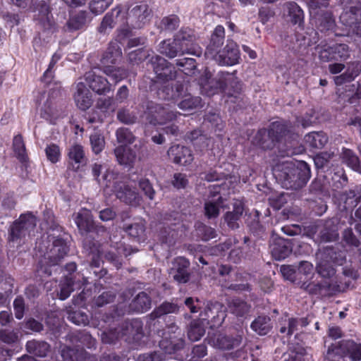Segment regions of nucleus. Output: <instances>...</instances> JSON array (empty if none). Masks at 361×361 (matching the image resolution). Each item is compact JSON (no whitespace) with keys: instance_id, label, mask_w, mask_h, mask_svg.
Listing matches in <instances>:
<instances>
[{"instance_id":"obj_32","label":"nucleus","mask_w":361,"mask_h":361,"mask_svg":"<svg viewBox=\"0 0 361 361\" xmlns=\"http://www.w3.org/2000/svg\"><path fill=\"white\" fill-rule=\"evenodd\" d=\"M75 101L77 106L83 111L89 109L92 104V94L83 82L77 83Z\"/></svg>"},{"instance_id":"obj_21","label":"nucleus","mask_w":361,"mask_h":361,"mask_svg":"<svg viewBox=\"0 0 361 361\" xmlns=\"http://www.w3.org/2000/svg\"><path fill=\"white\" fill-rule=\"evenodd\" d=\"M244 209V204L240 200H235L233 204V210L223 215L224 223L229 229L235 231L240 228Z\"/></svg>"},{"instance_id":"obj_47","label":"nucleus","mask_w":361,"mask_h":361,"mask_svg":"<svg viewBox=\"0 0 361 361\" xmlns=\"http://www.w3.org/2000/svg\"><path fill=\"white\" fill-rule=\"evenodd\" d=\"M230 312L236 317H245L249 314L252 308L251 305L240 298H233L228 303Z\"/></svg>"},{"instance_id":"obj_2","label":"nucleus","mask_w":361,"mask_h":361,"mask_svg":"<svg viewBox=\"0 0 361 361\" xmlns=\"http://www.w3.org/2000/svg\"><path fill=\"white\" fill-rule=\"evenodd\" d=\"M47 239L49 242L51 241L52 243L51 247H47L45 242L43 240L44 246L39 245V250L44 254L38 262L37 271L42 274L50 276L51 274V267L60 263L68 254L69 247L65 240L61 238L49 235Z\"/></svg>"},{"instance_id":"obj_20","label":"nucleus","mask_w":361,"mask_h":361,"mask_svg":"<svg viewBox=\"0 0 361 361\" xmlns=\"http://www.w3.org/2000/svg\"><path fill=\"white\" fill-rule=\"evenodd\" d=\"M212 59H214L220 65L233 66L237 63L239 59V51L236 44L233 42H228L224 48Z\"/></svg>"},{"instance_id":"obj_9","label":"nucleus","mask_w":361,"mask_h":361,"mask_svg":"<svg viewBox=\"0 0 361 361\" xmlns=\"http://www.w3.org/2000/svg\"><path fill=\"white\" fill-rule=\"evenodd\" d=\"M152 16V11L146 1H140L128 8L127 23L135 29H141L147 25Z\"/></svg>"},{"instance_id":"obj_7","label":"nucleus","mask_w":361,"mask_h":361,"mask_svg":"<svg viewBox=\"0 0 361 361\" xmlns=\"http://www.w3.org/2000/svg\"><path fill=\"white\" fill-rule=\"evenodd\" d=\"M145 120L152 126L163 125L166 121H172L177 116V113L169 111L161 104L148 101L144 111Z\"/></svg>"},{"instance_id":"obj_13","label":"nucleus","mask_w":361,"mask_h":361,"mask_svg":"<svg viewBox=\"0 0 361 361\" xmlns=\"http://www.w3.org/2000/svg\"><path fill=\"white\" fill-rule=\"evenodd\" d=\"M115 195L121 202L130 205H137L140 202V195L136 189L125 181H116L113 185Z\"/></svg>"},{"instance_id":"obj_35","label":"nucleus","mask_w":361,"mask_h":361,"mask_svg":"<svg viewBox=\"0 0 361 361\" xmlns=\"http://www.w3.org/2000/svg\"><path fill=\"white\" fill-rule=\"evenodd\" d=\"M114 154L119 164L132 167L135 159L136 153L130 147L119 145L114 149Z\"/></svg>"},{"instance_id":"obj_24","label":"nucleus","mask_w":361,"mask_h":361,"mask_svg":"<svg viewBox=\"0 0 361 361\" xmlns=\"http://www.w3.org/2000/svg\"><path fill=\"white\" fill-rule=\"evenodd\" d=\"M312 20L321 32H325L334 28V19L331 12L321 9L310 11Z\"/></svg>"},{"instance_id":"obj_15","label":"nucleus","mask_w":361,"mask_h":361,"mask_svg":"<svg viewBox=\"0 0 361 361\" xmlns=\"http://www.w3.org/2000/svg\"><path fill=\"white\" fill-rule=\"evenodd\" d=\"M338 229L337 218L322 221L319 226L318 242L322 243L336 241L339 238Z\"/></svg>"},{"instance_id":"obj_19","label":"nucleus","mask_w":361,"mask_h":361,"mask_svg":"<svg viewBox=\"0 0 361 361\" xmlns=\"http://www.w3.org/2000/svg\"><path fill=\"white\" fill-rule=\"evenodd\" d=\"M174 39L177 41L178 44L181 45L182 48L188 49V51H184L185 54L200 56L202 51L200 47L194 43L195 37L192 30L188 29L180 30L176 35Z\"/></svg>"},{"instance_id":"obj_51","label":"nucleus","mask_w":361,"mask_h":361,"mask_svg":"<svg viewBox=\"0 0 361 361\" xmlns=\"http://www.w3.org/2000/svg\"><path fill=\"white\" fill-rule=\"evenodd\" d=\"M121 55L122 52L119 46L116 43H111L104 54L101 62L104 66L115 64Z\"/></svg>"},{"instance_id":"obj_34","label":"nucleus","mask_w":361,"mask_h":361,"mask_svg":"<svg viewBox=\"0 0 361 361\" xmlns=\"http://www.w3.org/2000/svg\"><path fill=\"white\" fill-rule=\"evenodd\" d=\"M151 297L145 291L137 293L130 303L129 308L130 311L142 313L151 308Z\"/></svg>"},{"instance_id":"obj_17","label":"nucleus","mask_w":361,"mask_h":361,"mask_svg":"<svg viewBox=\"0 0 361 361\" xmlns=\"http://www.w3.org/2000/svg\"><path fill=\"white\" fill-rule=\"evenodd\" d=\"M32 11L36 13L35 18L39 21L41 26L46 30H51L54 22L49 15V7L44 1L32 0Z\"/></svg>"},{"instance_id":"obj_8","label":"nucleus","mask_w":361,"mask_h":361,"mask_svg":"<svg viewBox=\"0 0 361 361\" xmlns=\"http://www.w3.org/2000/svg\"><path fill=\"white\" fill-rule=\"evenodd\" d=\"M345 355L352 361L361 360V343L353 340H343L331 344L327 350L326 358L331 359L335 355Z\"/></svg>"},{"instance_id":"obj_56","label":"nucleus","mask_w":361,"mask_h":361,"mask_svg":"<svg viewBox=\"0 0 361 361\" xmlns=\"http://www.w3.org/2000/svg\"><path fill=\"white\" fill-rule=\"evenodd\" d=\"M197 235L204 241H208L217 236L214 228L209 226L202 222L197 221L195 224Z\"/></svg>"},{"instance_id":"obj_23","label":"nucleus","mask_w":361,"mask_h":361,"mask_svg":"<svg viewBox=\"0 0 361 361\" xmlns=\"http://www.w3.org/2000/svg\"><path fill=\"white\" fill-rule=\"evenodd\" d=\"M208 341L209 343L215 348L229 350L240 347L243 337L240 335L233 337L223 334H216L214 337L208 338Z\"/></svg>"},{"instance_id":"obj_46","label":"nucleus","mask_w":361,"mask_h":361,"mask_svg":"<svg viewBox=\"0 0 361 361\" xmlns=\"http://www.w3.org/2000/svg\"><path fill=\"white\" fill-rule=\"evenodd\" d=\"M61 355L64 361H87V354L82 349L67 345L61 347Z\"/></svg>"},{"instance_id":"obj_48","label":"nucleus","mask_w":361,"mask_h":361,"mask_svg":"<svg viewBox=\"0 0 361 361\" xmlns=\"http://www.w3.org/2000/svg\"><path fill=\"white\" fill-rule=\"evenodd\" d=\"M181 100L178 104L179 109L183 111H191L202 106V99L197 96H193L188 93L187 88L183 96L180 98Z\"/></svg>"},{"instance_id":"obj_54","label":"nucleus","mask_w":361,"mask_h":361,"mask_svg":"<svg viewBox=\"0 0 361 361\" xmlns=\"http://www.w3.org/2000/svg\"><path fill=\"white\" fill-rule=\"evenodd\" d=\"M340 19L345 25L353 27L359 20H361V8L351 7L349 11L341 15Z\"/></svg>"},{"instance_id":"obj_4","label":"nucleus","mask_w":361,"mask_h":361,"mask_svg":"<svg viewBox=\"0 0 361 361\" xmlns=\"http://www.w3.org/2000/svg\"><path fill=\"white\" fill-rule=\"evenodd\" d=\"M36 226V218L30 213L20 215L10 226L8 242L10 246L18 247L23 239L33 231Z\"/></svg>"},{"instance_id":"obj_11","label":"nucleus","mask_w":361,"mask_h":361,"mask_svg":"<svg viewBox=\"0 0 361 361\" xmlns=\"http://www.w3.org/2000/svg\"><path fill=\"white\" fill-rule=\"evenodd\" d=\"M170 276L178 283H186L190 281L192 272L189 260L183 257L175 258L171 263Z\"/></svg>"},{"instance_id":"obj_58","label":"nucleus","mask_w":361,"mask_h":361,"mask_svg":"<svg viewBox=\"0 0 361 361\" xmlns=\"http://www.w3.org/2000/svg\"><path fill=\"white\" fill-rule=\"evenodd\" d=\"M74 283V278L68 276H66L64 279L61 281L59 284V291L58 293L61 300H63L69 297L73 290V286Z\"/></svg>"},{"instance_id":"obj_33","label":"nucleus","mask_w":361,"mask_h":361,"mask_svg":"<svg viewBox=\"0 0 361 361\" xmlns=\"http://www.w3.org/2000/svg\"><path fill=\"white\" fill-rule=\"evenodd\" d=\"M42 101L43 105L40 109L41 117L51 123L57 118V112L54 108L51 101L47 97L45 92L39 94L36 99V103L41 104Z\"/></svg>"},{"instance_id":"obj_1","label":"nucleus","mask_w":361,"mask_h":361,"mask_svg":"<svg viewBox=\"0 0 361 361\" xmlns=\"http://www.w3.org/2000/svg\"><path fill=\"white\" fill-rule=\"evenodd\" d=\"M274 174L283 188L295 190L302 188L311 176L310 168L305 161L297 165L292 161L278 164Z\"/></svg>"},{"instance_id":"obj_50","label":"nucleus","mask_w":361,"mask_h":361,"mask_svg":"<svg viewBox=\"0 0 361 361\" xmlns=\"http://www.w3.org/2000/svg\"><path fill=\"white\" fill-rule=\"evenodd\" d=\"M187 334L191 341L200 340L205 334L204 322L201 319L192 320L188 326Z\"/></svg>"},{"instance_id":"obj_12","label":"nucleus","mask_w":361,"mask_h":361,"mask_svg":"<svg viewBox=\"0 0 361 361\" xmlns=\"http://www.w3.org/2000/svg\"><path fill=\"white\" fill-rule=\"evenodd\" d=\"M301 288L310 295L322 297H329L343 290L339 285L329 281L304 282Z\"/></svg>"},{"instance_id":"obj_37","label":"nucleus","mask_w":361,"mask_h":361,"mask_svg":"<svg viewBox=\"0 0 361 361\" xmlns=\"http://www.w3.org/2000/svg\"><path fill=\"white\" fill-rule=\"evenodd\" d=\"M68 164L73 170L77 171L80 166L86 164V157L83 147L80 145H74L68 149Z\"/></svg>"},{"instance_id":"obj_28","label":"nucleus","mask_w":361,"mask_h":361,"mask_svg":"<svg viewBox=\"0 0 361 361\" xmlns=\"http://www.w3.org/2000/svg\"><path fill=\"white\" fill-rule=\"evenodd\" d=\"M121 13L122 11L118 7L115 8L110 12L107 13L104 16L100 25L98 27V32L102 35H109L118 23L119 19L123 17L121 16Z\"/></svg>"},{"instance_id":"obj_39","label":"nucleus","mask_w":361,"mask_h":361,"mask_svg":"<svg viewBox=\"0 0 361 361\" xmlns=\"http://www.w3.org/2000/svg\"><path fill=\"white\" fill-rule=\"evenodd\" d=\"M25 350L28 354L44 357L50 350V345L44 341L32 339L27 341Z\"/></svg>"},{"instance_id":"obj_42","label":"nucleus","mask_w":361,"mask_h":361,"mask_svg":"<svg viewBox=\"0 0 361 361\" xmlns=\"http://www.w3.org/2000/svg\"><path fill=\"white\" fill-rule=\"evenodd\" d=\"M253 143L263 149H271L276 145L269 129L265 128L258 130L253 138Z\"/></svg>"},{"instance_id":"obj_27","label":"nucleus","mask_w":361,"mask_h":361,"mask_svg":"<svg viewBox=\"0 0 361 361\" xmlns=\"http://www.w3.org/2000/svg\"><path fill=\"white\" fill-rule=\"evenodd\" d=\"M179 306L173 302H164L157 307L149 315L147 325L149 328L155 325L156 319L169 314H176L179 312Z\"/></svg>"},{"instance_id":"obj_26","label":"nucleus","mask_w":361,"mask_h":361,"mask_svg":"<svg viewBox=\"0 0 361 361\" xmlns=\"http://www.w3.org/2000/svg\"><path fill=\"white\" fill-rule=\"evenodd\" d=\"M66 341L77 347H86L89 349H95L96 340L87 331H75L66 336Z\"/></svg>"},{"instance_id":"obj_6","label":"nucleus","mask_w":361,"mask_h":361,"mask_svg":"<svg viewBox=\"0 0 361 361\" xmlns=\"http://www.w3.org/2000/svg\"><path fill=\"white\" fill-rule=\"evenodd\" d=\"M268 129L276 144L284 141L287 149L298 145V135L293 133L290 122L275 121L270 124Z\"/></svg>"},{"instance_id":"obj_5","label":"nucleus","mask_w":361,"mask_h":361,"mask_svg":"<svg viewBox=\"0 0 361 361\" xmlns=\"http://www.w3.org/2000/svg\"><path fill=\"white\" fill-rule=\"evenodd\" d=\"M148 66L155 74L152 79L154 83H166L176 78L177 71L175 67L161 56H152L148 61Z\"/></svg>"},{"instance_id":"obj_3","label":"nucleus","mask_w":361,"mask_h":361,"mask_svg":"<svg viewBox=\"0 0 361 361\" xmlns=\"http://www.w3.org/2000/svg\"><path fill=\"white\" fill-rule=\"evenodd\" d=\"M316 272L324 279H331L336 274L334 265H342L345 262V254L334 246H325L315 253Z\"/></svg>"},{"instance_id":"obj_16","label":"nucleus","mask_w":361,"mask_h":361,"mask_svg":"<svg viewBox=\"0 0 361 361\" xmlns=\"http://www.w3.org/2000/svg\"><path fill=\"white\" fill-rule=\"evenodd\" d=\"M201 320H207V324H211V327L218 328L223 324L226 314L222 310V306L219 303L208 304L204 311L200 313Z\"/></svg>"},{"instance_id":"obj_63","label":"nucleus","mask_w":361,"mask_h":361,"mask_svg":"<svg viewBox=\"0 0 361 361\" xmlns=\"http://www.w3.org/2000/svg\"><path fill=\"white\" fill-rule=\"evenodd\" d=\"M116 295L114 291H104L98 297L94 298V304L98 307H103L107 304L113 302L116 298Z\"/></svg>"},{"instance_id":"obj_38","label":"nucleus","mask_w":361,"mask_h":361,"mask_svg":"<svg viewBox=\"0 0 361 361\" xmlns=\"http://www.w3.org/2000/svg\"><path fill=\"white\" fill-rule=\"evenodd\" d=\"M159 52L169 59H173L177 56L185 54L184 51H188V49L182 48L181 45L178 44L174 39L171 41L164 40L159 44Z\"/></svg>"},{"instance_id":"obj_36","label":"nucleus","mask_w":361,"mask_h":361,"mask_svg":"<svg viewBox=\"0 0 361 361\" xmlns=\"http://www.w3.org/2000/svg\"><path fill=\"white\" fill-rule=\"evenodd\" d=\"M88 22V13L85 11L73 14L64 25L65 31L74 32L84 28Z\"/></svg>"},{"instance_id":"obj_59","label":"nucleus","mask_w":361,"mask_h":361,"mask_svg":"<svg viewBox=\"0 0 361 361\" xmlns=\"http://www.w3.org/2000/svg\"><path fill=\"white\" fill-rule=\"evenodd\" d=\"M176 66L180 68L184 74L187 75H194L196 71V61L192 58H184L176 61Z\"/></svg>"},{"instance_id":"obj_10","label":"nucleus","mask_w":361,"mask_h":361,"mask_svg":"<svg viewBox=\"0 0 361 361\" xmlns=\"http://www.w3.org/2000/svg\"><path fill=\"white\" fill-rule=\"evenodd\" d=\"M232 78V74L228 72H219L214 78L207 69L200 78V84L209 94H214L219 92L225 93L227 80Z\"/></svg>"},{"instance_id":"obj_61","label":"nucleus","mask_w":361,"mask_h":361,"mask_svg":"<svg viewBox=\"0 0 361 361\" xmlns=\"http://www.w3.org/2000/svg\"><path fill=\"white\" fill-rule=\"evenodd\" d=\"M116 118L121 123L125 125H133L137 120L136 114L126 108L119 109L117 111Z\"/></svg>"},{"instance_id":"obj_22","label":"nucleus","mask_w":361,"mask_h":361,"mask_svg":"<svg viewBox=\"0 0 361 361\" xmlns=\"http://www.w3.org/2000/svg\"><path fill=\"white\" fill-rule=\"evenodd\" d=\"M143 324L139 319L126 321L122 324L121 335L126 336V340L138 341L143 336Z\"/></svg>"},{"instance_id":"obj_49","label":"nucleus","mask_w":361,"mask_h":361,"mask_svg":"<svg viewBox=\"0 0 361 361\" xmlns=\"http://www.w3.org/2000/svg\"><path fill=\"white\" fill-rule=\"evenodd\" d=\"M305 142L310 147L321 149L328 142V137L324 132H312L305 136Z\"/></svg>"},{"instance_id":"obj_53","label":"nucleus","mask_w":361,"mask_h":361,"mask_svg":"<svg viewBox=\"0 0 361 361\" xmlns=\"http://www.w3.org/2000/svg\"><path fill=\"white\" fill-rule=\"evenodd\" d=\"M13 147L18 159L26 167L28 162V157L26 154L23 137L20 135L14 137Z\"/></svg>"},{"instance_id":"obj_29","label":"nucleus","mask_w":361,"mask_h":361,"mask_svg":"<svg viewBox=\"0 0 361 361\" xmlns=\"http://www.w3.org/2000/svg\"><path fill=\"white\" fill-rule=\"evenodd\" d=\"M224 37L225 32L224 27L218 25L214 30L211 36L210 42L207 47L205 55L207 57L212 58L221 51V47L224 44Z\"/></svg>"},{"instance_id":"obj_14","label":"nucleus","mask_w":361,"mask_h":361,"mask_svg":"<svg viewBox=\"0 0 361 361\" xmlns=\"http://www.w3.org/2000/svg\"><path fill=\"white\" fill-rule=\"evenodd\" d=\"M110 243L111 247L114 249L116 253L113 251H108L105 252L104 257L118 269L121 267L123 264L121 257L128 256L133 252V250L129 245L121 241H116L112 238H110Z\"/></svg>"},{"instance_id":"obj_31","label":"nucleus","mask_w":361,"mask_h":361,"mask_svg":"<svg viewBox=\"0 0 361 361\" xmlns=\"http://www.w3.org/2000/svg\"><path fill=\"white\" fill-rule=\"evenodd\" d=\"M185 85L180 82H176L173 85H165L157 92L159 97L164 100H174L180 99L185 92Z\"/></svg>"},{"instance_id":"obj_44","label":"nucleus","mask_w":361,"mask_h":361,"mask_svg":"<svg viewBox=\"0 0 361 361\" xmlns=\"http://www.w3.org/2000/svg\"><path fill=\"white\" fill-rule=\"evenodd\" d=\"M94 218L90 211L84 209L77 213L75 222L80 232H90L94 225Z\"/></svg>"},{"instance_id":"obj_40","label":"nucleus","mask_w":361,"mask_h":361,"mask_svg":"<svg viewBox=\"0 0 361 361\" xmlns=\"http://www.w3.org/2000/svg\"><path fill=\"white\" fill-rule=\"evenodd\" d=\"M185 345V341L183 338H171V339H162L159 342V350L166 357L167 355L173 354L182 348Z\"/></svg>"},{"instance_id":"obj_64","label":"nucleus","mask_w":361,"mask_h":361,"mask_svg":"<svg viewBox=\"0 0 361 361\" xmlns=\"http://www.w3.org/2000/svg\"><path fill=\"white\" fill-rule=\"evenodd\" d=\"M361 201V186L357 191L350 190L346 193L345 207L346 209L355 207Z\"/></svg>"},{"instance_id":"obj_25","label":"nucleus","mask_w":361,"mask_h":361,"mask_svg":"<svg viewBox=\"0 0 361 361\" xmlns=\"http://www.w3.org/2000/svg\"><path fill=\"white\" fill-rule=\"evenodd\" d=\"M168 155L174 163L183 166L190 164L193 160L191 150L180 145L171 146L168 150Z\"/></svg>"},{"instance_id":"obj_41","label":"nucleus","mask_w":361,"mask_h":361,"mask_svg":"<svg viewBox=\"0 0 361 361\" xmlns=\"http://www.w3.org/2000/svg\"><path fill=\"white\" fill-rule=\"evenodd\" d=\"M225 199L219 196L216 199H208L204 204V215L209 219H216L220 214V208L224 207Z\"/></svg>"},{"instance_id":"obj_43","label":"nucleus","mask_w":361,"mask_h":361,"mask_svg":"<svg viewBox=\"0 0 361 361\" xmlns=\"http://www.w3.org/2000/svg\"><path fill=\"white\" fill-rule=\"evenodd\" d=\"M250 328L259 336L267 335L273 328L271 318L267 315H259L251 323Z\"/></svg>"},{"instance_id":"obj_52","label":"nucleus","mask_w":361,"mask_h":361,"mask_svg":"<svg viewBox=\"0 0 361 361\" xmlns=\"http://www.w3.org/2000/svg\"><path fill=\"white\" fill-rule=\"evenodd\" d=\"M289 20L294 25H298L303 28L304 13L300 7L295 2H289L286 4Z\"/></svg>"},{"instance_id":"obj_60","label":"nucleus","mask_w":361,"mask_h":361,"mask_svg":"<svg viewBox=\"0 0 361 361\" xmlns=\"http://www.w3.org/2000/svg\"><path fill=\"white\" fill-rule=\"evenodd\" d=\"M103 72L115 83L127 77V71L123 68H114L109 65L103 67Z\"/></svg>"},{"instance_id":"obj_18","label":"nucleus","mask_w":361,"mask_h":361,"mask_svg":"<svg viewBox=\"0 0 361 361\" xmlns=\"http://www.w3.org/2000/svg\"><path fill=\"white\" fill-rule=\"evenodd\" d=\"M84 80L89 87L98 94H106L111 90V85L108 80L93 71L87 72L84 75Z\"/></svg>"},{"instance_id":"obj_55","label":"nucleus","mask_w":361,"mask_h":361,"mask_svg":"<svg viewBox=\"0 0 361 361\" xmlns=\"http://www.w3.org/2000/svg\"><path fill=\"white\" fill-rule=\"evenodd\" d=\"M341 157L343 161L353 170L357 172L360 171L361 166L359 157L353 150L343 148Z\"/></svg>"},{"instance_id":"obj_62","label":"nucleus","mask_w":361,"mask_h":361,"mask_svg":"<svg viewBox=\"0 0 361 361\" xmlns=\"http://www.w3.org/2000/svg\"><path fill=\"white\" fill-rule=\"evenodd\" d=\"M116 140L121 144H132L135 142L136 137L128 128L121 127L116 131Z\"/></svg>"},{"instance_id":"obj_57","label":"nucleus","mask_w":361,"mask_h":361,"mask_svg":"<svg viewBox=\"0 0 361 361\" xmlns=\"http://www.w3.org/2000/svg\"><path fill=\"white\" fill-rule=\"evenodd\" d=\"M237 93H233L232 91H226V103L228 104H234L233 109L237 110L243 109L245 106L247 102L245 100V97L243 92H240L239 87L237 88Z\"/></svg>"},{"instance_id":"obj_30","label":"nucleus","mask_w":361,"mask_h":361,"mask_svg":"<svg viewBox=\"0 0 361 361\" xmlns=\"http://www.w3.org/2000/svg\"><path fill=\"white\" fill-rule=\"evenodd\" d=\"M292 250L290 241L281 237L275 238L271 245V255L276 260H281L288 257Z\"/></svg>"},{"instance_id":"obj_45","label":"nucleus","mask_w":361,"mask_h":361,"mask_svg":"<svg viewBox=\"0 0 361 361\" xmlns=\"http://www.w3.org/2000/svg\"><path fill=\"white\" fill-rule=\"evenodd\" d=\"M122 229L137 241L144 240L145 238V226L142 221L124 223Z\"/></svg>"}]
</instances>
